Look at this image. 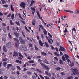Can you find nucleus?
Returning a JSON list of instances; mask_svg holds the SVG:
<instances>
[{"mask_svg": "<svg viewBox=\"0 0 79 79\" xmlns=\"http://www.w3.org/2000/svg\"><path fill=\"white\" fill-rule=\"evenodd\" d=\"M73 73L74 74V75H75V76L76 75H79V73L78 72V70H77V69H73Z\"/></svg>", "mask_w": 79, "mask_h": 79, "instance_id": "obj_1", "label": "nucleus"}, {"mask_svg": "<svg viewBox=\"0 0 79 79\" xmlns=\"http://www.w3.org/2000/svg\"><path fill=\"white\" fill-rule=\"evenodd\" d=\"M12 45V44L10 42H8L6 44V47L8 48H10L11 47Z\"/></svg>", "mask_w": 79, "mask_h": 79, "instance_id": "obj_2", "label": "nucleus"}, {"mask_svg": "<svg viewBox=\"0 0 79 79\" xmlns=\"http://www.w3.org/2000/svg\"><path fill=\"white\" fill-rule=\"evenodd\" d=\"M21 48L22 50H24L25 51H26L27 50V47L25 45H23L21 46Z\"/></svg>", "mask_w": 79, "mask_h": 79, "instance_id": "obj_3", "label": "nucleus"}, {"mask_svg": "<svg viewBox=\"0 0 79 79\" xmlns=\"http://www.w3.org/2000/svg\"><path fill=\"white\" fill-rule=\"evenodd\" d=\"M25 5H26V4L24 2H22L20 4V6L23 8H25Z\"/></svg>", "mask_w": 79, "mask_h": 79, "instance_id": "obj_4", "label": "nucleus"}, {"mask_svg": "<svg viewBox=\"0 0 79 79\" xmlns=\"http://www.w3.org/2000/svg\"><path fill=\"white\" fill-rule=\"evenodd\" d=\"M18 52H16L15 51H14L13 56H14V57H15V58H16V56H18Z\"/></svg>", "mask_w": 79, "mask_h": 79, "instance_id": "obj_5", "label": "nucleus"}, {"mask_svg": "<svg viewBox=\"0 0 79 79\" xmlns=\"http://www.w3.org/2000/svg\"><path fill=\"white\" fill-rule=\"evenodd\" d=\"M14 35H15V36H16L17 38H18L19 37V33L16 32H15Z\"/></svg>", "mask_w": 79, "mask_h": 79, "instance_id": "obj_6", "label": "nucleus"}, {"mask_svg": "<svg viewBox=\"0 0 79 79\" xmlns=\"http://www.w3.org/2000/svg\"><path fill=\"white\" fill-rule=\"evenodd\" d=\"M27 75H32V73L31 72H30V71H28L27 72Z\"/></svg>", "mask_w": 79, "mask_h": 79, "instance_id": "obj_7", "label": "nucleus"}, {"mask_svg": "<svg viewBox=\"0 0 79 79\" xmlns=\"http://www.w3.org/2000/svg\"><path fill=\"white\" fill-rule=\"evenodd\" d=\"M46 38L48 40V41L49 43H50V44H52V41H50V39H49V38H48V37L46 36Z\"/></svg>", "mask_w": 79, "mask_h": 79, "instance_id": "obj_8", "label": "nucleus"}, {"mask_svg": "<svg viewBox=\"0 0 79 79\" xmlns=\"http://www.w3.org/2000/svg\"><path fill=\"white\" fill-rule=\"evenodd\" d=\"M39 43L40 45V46H43V43H42V41L40 40L39 41Z\"/></svg>", "mask_w": 79, "mask_h": 79, "instance_id": "obj_9", "label": "nucleus"}, {"mask_svg": "<svg viewBox=\"0 0 79 79\" xmlns=\"http://www.w3.org/2000/svg\"><path fill=\"white\" fill-rule=\"evenodd\" d=\"M3 50L4 52H7V49H6V46H3Z\"/></svg>", "mask_w": 79, "mask_h": 79, "instance_id": "obj_10", "label": "nucleus"}, {"mask_svg": "<svg viewBox=\"0 0 79 79\" xmlns=\"http://www.w3.org/2000/svg\"><path fill=\"white\" fill-rule=\"evenodd\" d=\"M64 11H65L66 12H67L68 13H73V11L71 10H64Z\"/></svg>", "mask_w": 79, "mask_h": 79, "instance_id": "obj_11", "label": "nucleus"}, {"mask_svg": "<svg viewBox=\"0 0 79 79\" xmlns=\"http://www.w3.org/2000/svg\"><path fill=\"white\" fill-rule=\"evenodd\" d=\"M44 67L45 68L47 71H49V70H50V67H49L48 66H46V65H44Z\"/></svg>", "mask_w": 79, "mask_h": 79, "instance_id": "obj_12", "label": "nucleus"}, {"mask_svg": "<svg viewBox=\"0 0 79 79\" xmlns=\"http://www.w3.org/2000/svg\"><path fill=\"white\" fill-rule=\"evenodd\" d=\"M45 73L48 75V76L50 77L51 76V74L50 73H48L47 71H45Z\"/></svg>", "mask_w": 79, "mask_h": 79, "instance_id": "obj_13", "label": "nucleus"}, {"mask_svg": "<svg viewBox=\"0 0 79 79\" xmlns=\"http://www.w3.org/2000/svg\"><path fill=\"white\" fill-rule=\"evenodd\" d=\"M19 41L16 42L15 43V45L16 47H17L18 46V45H19Z\"/></svg>", "mask_w": 79, "mask_h": 79, "instance_id": "obj_14", "label": "nucleus"}, {"mask_svg": "<svg viewBox=\"0 0 79 79\" xmlns=\"http://www.w3.org/2000/svg\"><path fill=\"white\" fill-rule=\"evenodd\" d=\"M11 66H12V64H10L7 65V69H10V67H11Z\"/></svg>", "mask_w": 79, "mask_h": 79, "instance_id": "obj_15", "label": "nucleus"}, {"mask_svg": "<svg viewBox=\"0 0 79 79\" xmlns=\"http://www.w3.org/2000/svg\"><path fill=\"white\" fill-rule=\"evenodd\" d=\"M44 63L47 64H49V63H48V62L47 61V59H46L44 60Z\"/></svg>", "mask_w": 79, "mask_h": 79, "instance_id": "obj_16", "label": "nucleus"}, {"mask_svg": "<svg viewBox=\"0 0 79 79\" xmlns=\"http://www.w3.org/2000/svg\"><path fill=\"white\" fill-rule=\"evenodd\" d=\"M35 19L33 20L32 22V24L33 26H35Z\"/></svg>", "mask_w": 79, "mask_h": 79, "instance_id": "obj_17", "label": "nucleus"}, {"mask_svg": "<svg viewBox=\"0 0 79 79\" xmlns=\"http://www.w3.org/2000/svg\"><path fill=\"white\" fill-rule=\"evenodd\" d=\"M41 53L42 55H44V56H47V53L44 52H41Z\"/></svg>", "mask_w": 79, "mask_h": 79, "instance_id": "obj_18", "label": "nucleus"}, {"mask_svg": "<svg viewBox=\"0 0 79 79\" xmlns=\"http://www.w3.org/2000/svg\"><path fill=\"white\" fill-rule=\"evenodd\" d=\"M14 39L15 42H19V40H18V39L16 38H14Z\"/></svg>", "mask_w": 79, "mask_h": 79, "instance_id": "obj_19", "label": "nucleus"}, {"mask_svg": "<svg viewBox=\"0 0 79 79\" xmlns=\"http://www.w3.org/2000/svg\"><path fill=\"white\" fill-rule=\"evenodd\" d=\"M43 33L44 35H47V31H46V29L44 30L43 31Z\"/></svg>", "mask_w": 79, "mask_h": 79, "instance_id": "obj_20", "label": "nucleus"}, {"mask_svg": "<svg viewBox=\"0 0 79 79\" xmlns=\"http://www.w3.org/2000/svg\"><path fill=\"white\" fill-rule=\"evenodd\" d=\"M8 35L9 39H12V36H11V35L10 33H9Z\"/></svg>", "mask_w": 79, "mask_h": 79, "instance_id": "obj_21", "label": "nucleus"}, {"mask_svg": "<svg viewBox=\"0 0 79 79\" xmlns=\"http://www.w3.org/2000/svg\"><path fill=\"white\" fill-rule=\"evenodd\" d=\"M60 49H61V51H64L65 50L64 48L62 46H60Z\"/></svg>", "mask_w": 79, "mask_h": 79, "instance_id": "obj_22", "label": "nucleus"}, {"mask_svg": "<svg viewBox=\"0 0 79 79\" xmlns=\"http://www.w3.org/2000/svg\"><path fill=\"white\" fill-rule=\"evenodd\" d=\"M66 32H67V29L66 28L65 30L64 31V35H66Z\"/></svg>", "mask_w": 79, "mask_h": 79, "instance_id": "obj_23", "label": "nucleus"}, {"mask_svg": "<svg viewBox=\"0 0 79 79\" xmlns=\"http://www.w3.org/2000/svg\"><path fill=\"white\" fill-rule=\"evenodd\" d=\"M3 66H4L5 68H6V64H7V62H3Z\"/></svg>", "mask_w": 79, "mask_h": 79, "instance_id": "obj_24", "label": "nucleus"}, {"mask_svg": "<svg viewBox=\"0 0 79 79\" xmlns=\"http://www.w3.org/2000/svg\"><path fill=\"white\" fill-rule=\"evenodd\" d=\"M34 47L35 48V50L37 51H38V50H39V48H38L36 46V45L35 44Z\"/></svg>", "mask_w": 79, "mask_h": 79, "instance_id": "obj_25", "label": "nucleus"}, {"mask_svg": "<svg viewBox=\"0 0 79 79\" xmlns=\"http://www.w3.org/2000/svg\"><path fill=\"white\" fill-rule=\"evenodd\" d=\"M65 56L66 60H68V59L69 58V56H68V55H67L66 54H65Z\"/></svg>", "mask_w": 79, "mask_h": 79, "instance_id": "obj_26", "label": "nucleus"}, {"mask_svg": "<svg viewBox=\"0 0 79 79\" xmlns=\"http://www.w3.org/2000/svg\"><path fill=\"white\" fill-rule=\"evenodd\" d=\"M19 55L21 57V58H24V56H23L22 55L21 53H19Z\"/></svg>", "mask_w": 79, "mask_h": 79, "instance_id": "obj_27", "label": "nucleus"}, {"mask_svg": "<svg viewBox=\"0 0 79 79\" xmlns=\"http://www.w3.org/2000/svg\"><path fill=\"white\" fill-rule=\"evenodd\" d=\"M62 58L63 61H66V59H65V57L64 56H62Z\"/></svg>", "mask_w": 79, "mask_h": 79, "instance_id": "obj_28", "label": "nucleus"}, {"mask_svg": "<svg viewBox=\"0 0 79 79\" xmlns=\"http://www.w3.org/2000/svg\"><path fill=\"white\" fill-rule=\"evenodd\" d=\"M73 77L71 76H69L67 77V79H73Z\"/></svg>", "mask_w": 79, "mask_h": 79, "instance_id": "obj_29", "label": "nucleus"}, {"mask_svg": "<svg viewBox=\"0 0 79 79\" xmlns=\"http://www.w3.org/2000/svg\"><path fill=\"white\" fill-rule=\"evenodd\" d=\"M17 68L19 70V71H21V67L19 66H16Z\"/></svg>", "mask_w": 79, "mask_h": 79, "instance_id": "obj_30", "label": "nucleus"}, {"mask_svg": "<svg viewBox=\"0 0 79 79\" xmlns=\"http://www.w3.org/2000/svg\"><path fill=\"white\" fill-rule=\"evenodd\" d=\"M59 63L61 64H63V61L61 60H59Z\"/></svg>", "mask_w": 79, "mask_h": 79, "instance_id": "obj_31", "label": "nucleus"}, {"mask_svg": "<svg viewBox=\"0 0 79 79\" xmlns=\"http://www.w3.org/2000/svg\"><path fill=\"white\" fill-rule=\"evenodd\" d=\"M16 24L17 26H20V23H19V22L18 21L16 22Z\"/></svg>", "mask_w": 79, "mask_h": 79, "instance_id": "obj_32", "label": "nucleus"}, {"mask_svg": "<svg viewBox=\"0 0 79 79\" xmlns=\"http://www.w3.org/2000/svg\"><path fill=\"white\" fill-rule=\"evenodd\" d=\"M20 42L22 43V44H26V41L23 40Z\"/></svg>", "mask_w": 79, "mask_h": 79, "instance_id": "obj_33", "label": "nucleus"}, {"mask_svg": "<svg viewBox=\"0 0 79 79\" xmlns=\"http://www.w3.org/2000/svg\"><path fill=\"white\" fill-rule=\"evenodd\" d=\"M45 45L47 47H48H48H49V45H48V43H47L46 42H45Z\"/></svg>", "mask_w": 79, "mask_h": 79, "instance_id": "obj_34", "label": "nucleus"}, {"mask_svg": "<svg viewBox=\"0 0 79 79\" xmlns=\"http://www.w3.org/2000/svg\"><path fill=\"white\" fill-rule=\"evenodd\" d=\"M54 54L56 55L57 56H60V55H59V54H58V53H57L56 52H54Z\"/></svg>", "mask_w": 79, "mask_h": 79, "instance_id": "obj_35", "label": "nucleus"}, {"mask_svg": "<svg viewBox=\"0 0 79 79\" xmlns=\"http://www.w3.org/2000/svg\"><path fill=\"white\" fill-rule=\"evenodd\" d=\"M15 16V14H13L11 15V18H12V20H13V19H14V17Z\"/></svg>", "mask_w": 79, "mask_h": 79, "instance_id": "obj_36", "label": "nucleus"}, {"mask_svg": "<svg viewBox=\"0 0 79 79\" xmlns=\"http://www.w3.org/2000/svg\"><path fill=\"white\" fill-rule=\"evenodd\" d=\"M10 6L12 11H14V8H13V5H11Z\"/></svg>", "mask_w": 79, "mask_h": 79, "instance_id": "obj_37", "label": "nucleus"}, {"mask_svg": "<svg viewBox=\"0 0 79 79\" xmlns=\"http://www.w3.org/2000/svg\"><path fill=\"white\" fill-rule=\"evenodd\" d=\"M56 70H57V71H60V69H61V68H60V67H57L56 68Z\"/></svg>", "mask_w": 79, "mask_h": 79, "instance_id": "obj_38", "label": "nucleus"}, {"mask_svg": "<svg viewBox=\"0 0 79 79\" xmlns=\"http://www.w3.org/2000/svg\"><path fill=\"white\" fill-rule=\"evenodd\" d=\"M35 2V1L32 0V1H31V5H30V6H31V5H33V3H34Z\"/></svg>", "mask_w": 79, "mask_h": 79, "instance_id": "obj_39", "label": "nucleus"}, {"mask_svg": "<svg viewBox=\"0 0 79 79\" xmlns=\"http://www.w3.org/2000/svg\"><path fill=\"white\" fill-rule=\"evenodd\" d=\"M39 26L40 27V28H41V29H42L43 30H44V27H43V26H42V25H40Z\"/></svg>", "mask_w": 79, "mask_h": 79, "instance_id": "obj_40", "label": "nucleus"}, {"mask_svg": "<svg viewBox=\"0 0 79 79\" xmlns=\"http://www.w3.org/2000/svg\"><path fill=\"white\" fill-rule=\"evenodd\" d=\"M3 4H4L6 3V2L5 0H1Z\"/></svg>", "mask_w": 79, "mask_h": 79, "instance_id": "obj_41", "label": "nucleus"}, {"mask_svg": "<svg viewBox=\"0 0 79 79\" xmlns=\"http://www.w3.org/2000/svg\"><path fill=\"white\" fill-rule=\"evenodd\" d=\"M32 79H37L36 77H35L34 75H33L32 76Z\"/></svg>", "mask_w": 79, "mask_h": 79, "instance_id": "obj_42", "label": "nucleus"}, {"mask_svg": "<svg viewBox=\"0 0 79 79\" xmlns=\"http://www.w3.org/2000/svg\"><path fill=\"white\" fill-rule=\"evenodd\" d=\"M18 15H19V18H20L21 19H23V18H22V17H21V14H20L19 13L18 14Z\"/></svg>", "mask_w": 79, "mask_h": 79, "instance_id": "obj_43", "label": "nucleus"}, {"mask_svg": "<svg viewBox=\"0 0 79 79\" xmlns=\"http://www.w3.org/2000/svg\"><path fill=\"white\" fill-rule=\"evenodd\" d=\"M10 24H11V25H13L14 24V23H13V21L12 20L10 21Z\"/></svg>", "mask_w": 79, "mask_h": 79, "instance_id": "obj_44", "label": "nucleus"}, {"mask_svg": "<svg viewBox=\"0 0 79 79\" xmlns=\"http://www.w3.org/2000/svg\"><path fill=\"white\" fill-rule=\"evenodd\" d=\"M22 33L23 36L24 37H25V38H26V36H25V35H24L25 34L24 33V32H23V31H22Z\"/></svg>", "mask_w": 79, "mask_h": 79, "instance_id": "obj_45", "label": "nucleus"}, {"mask_svg": "<svg viewBox=\"0 0 79 79\" xmlns=\"http://www.w3.org/2000/svg\"><path fill=\"white\" fill-rule=\"evenodd\" d=\"M36 70L40 73H42V71H41V70H39V69H37V68L36 69Z\"/></svg>", "mask_w": 79, "mask_h": 79, "instance_id": "obj_46", "label": "nucleus"}, {"mask_svg": "<svg viewBox=\"0 0 79 79\" xmlns=\"http://www.w3.org/2000/svg\"><path fill=\"white\" fill-rule=\"evenodd\" d=\"M10 78L11 79H15V77L14 76H11Z\"/></svg>", "mask_w": 79, "mask_h": 79, "instance_id": "obj_47", "label": "nucleus"}, {"mask_svg": "<svg viewBox=\"0 0 79 79\" xmlns=\"http://www.w3.org/2000/svg\"><path fill=\"white\" fill-rule=\"evenodd\" d=\"M28 45H29V47H32V45L31 43H29Z\"/></svg>", "mask_w": 79, "mask_h": 79, "instance_id": "obj_48", "label": "nucleus"}, {"mask_svg": "<svg viewBox=\"0 0 79 79\" xmlns=\"http://www.w3.org/2000/svg\"><path fill=\"white\" fill-rule=\"evenodd\" d=\"M8 78V77L6 76H5L4 77V79H7Z\"/></svg>", "mask_w": 79, "mask_h": 79, "instance_id": "obj_49", "label": "nucleus"}, {"mask_svg": "<svg viewBox=\"0 0 79 79\" xmlns=\"http://www.w3.org/2000/svg\"><path fill=\"white\" fill-rule=\"evenodd\" d=\"M19 40L21 42V41H22L23 40V38H21V37H19Z\"/></svg>", "mask_w": 79, "mask_h": 79, "instance_id": "obj_50", "label": "nucleus"}, {"mask_svg": "<svg viewBox=\"0 0 79 79\" xmlns=\"http://www.w3.org/2000/svg\"><path fill=\"white\" fill-rule=\"evenodd\" d=\"M3 31L5 33H6V29H5V28H4V29H3Z\"/></svg>", "mask_w": 79, "mask_h": 79, "instance_id": "obj_51", "label": "nucleus"}, {"mask_svg": "<svg viewBox=\"0 0 79 79\" xmlns=\"http://www.w3.org/2000/svg\"><path fill=\"white\" fill-rule=\"evenodd\" d=\"M51 47V48L52 50H55V48L53 46H52L51 45L50 46Z\"/></svg>", "mask_w": 79, "mask_h": 79, "instance_id": "obj_52", "label": "nucleus"}, {"mask_svg": "<svg viewBox=\"0 0 79 79\" xmlns=\"http://www.w3.org/2000/svg\"><path fill=\"white\" fill-rule=\"evenodd\" d=\"M28 62L30 63H34V61L33 60H32L31 61H29Z\"/></svg>", "mask_w": 79, "mask_h": 79, "instance_id": "obj_53", "label": "nucleus"}, {"mask_svg": "<svg viewBox=\"0 0 79 79\" xmlns=\"http://www.w3.org/2000/svg\"><path fill=\"white\" fill-rule=\"evenodd\" d=\"M28 70V69H26V68H24L23 71H27Z\"/></svg>", "mask_w": 79, "mask_h": 79, "instance_id": "obj_54", "label": "nucleus"}, {"mask_svg": "<svg viewBox=\"0 0 79 79\" xmlns=\"http://www.w3.org/2000/svg\"><path fill=\"white\" fill-rule=\"evenodd\" d=\"M11 16V13H10L7 16V17H10V16Z\"/></svg>", "mask_w": 79, "mask_h": 79, "instance_id": "obj_55", "label": "nucleus"}, {"mask_svg": "<svg viewBox=\"0 0 79 79\" xmlns=\"http://www.w3.org/2000/svg\"><path fill=\"white\" fill-rule=\"evenodd\" d=\"M31 10H32L33 12H35V9H34V8L31 7Z\"/></svg>", "mask_w": 79, "mask_h": 79, "instance_id": "obj_56", "label": "nucleus"}, {"mask_svg": "<svg viewBox=\"0 0 79 79\" xmlns=\"http://www.w3.org/2000/svg\"><path fill=\"white\" fill-rule=\"evenodd\" d=\"M41 38L42 39H45V37H44V35H43V34H41Z\"/></svg>", "mask_w": 79, "mask_h": 79, "instance_id": "obj_57", "label": "nucleus"}, {"mask_svg": "<svg viewBox=\"0 0 79 79\" xmlns=\"http://www.w3.org/2000/svg\"><path fill=\"white\" fill-rule=\"evenodd\" d=\"M67 62H68V63H69L70 62V63L71 64V60L69 59H68L67 60Z\"/></svg>", "mask_w": 79, "mask_h": 79, "instance_id": "obj_58", "label": "nucleus"}, {"mask_svg": "<svg viewBox=\"0 0 79 79\" xmlns=\"http://www.w3.org/2000/svg\"><path fill=\"white\" fill-rule=\"evenodd\" d=\"M48 35H49V37H51V38H52V35L50 34V33H48Z\"/></svg>", "mask_w": 79, "mask_h": 79, "instance_id": "obj_59", "label": "nucleus"}, {"mask_svg": "<svg viewBox=\"0 0 79 79\" xmlns=\"http://www.w3.org/2000/svg\"><path fill=\"white\" fill-rule=\"evenodd\" d=\"M54 59L55 60H56V61H58V59L57 57H54Z\"/></svg>", "mask_w": 79, "mask_h": 79, "instance_id": "obj_60", "label": "nucleus"}, {"mask_svg": "<svg viewBox=\"0 0 79 79\" xmlns=\"http://www.w3.org/2000/svg\"><path fill=\"white\" fill-rule=\"evenodd\" d=\"M37 15L38 16H40V14H39V12L37 11Z\"/></svg>", "mask_w": 79, "mask_h": 79, "instance_id": "obj_61", "label": "nucleus"}, {"mask_svg": "<svg viewBox=\"0 0 79 79\" xmlns=\"http://www.w3.org/2000/svg\"><path fill=\"white\" fill-rule=\"evenodd\" d=\"M3 6L4 7H6V8H8V6L7 5H3Z\"/></svg>", "mask_w": 79, "mask_h": 79, "instance_id": "obj_62", "label": "nucleus"}, {"mask_svg": "<svg viewBox=\"0 0 79 79\" xmlns=\"http://www.w3.org/2000/svg\"><path fill=\"white\" fill-rule=\"evenodd\" d=\"M7 60V58H6L5 59H3V61H6Z\"/></svg>", "mask_w": 79, "mask_h": 79, "instance_id": "obj_63", "label": "nucleus"}, {"mask_svg": "<svg viewBox=\"0 0 79 79\" xmlns=\"http://www.w3.org/2000/svg\"><path fill=\"white\" fill-rule=\"evenodd\" d=\"M76 14H77V15H79V11H76Z\"/></svg>", "mask_w": 79, "mask_h": 79, "instance_id": "obj_64", "label": "nucleus"}]
</instances>
